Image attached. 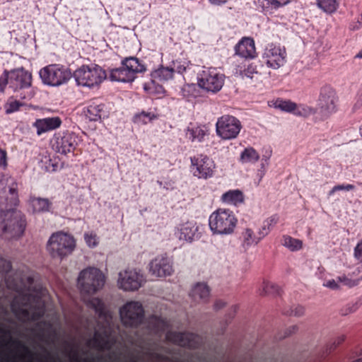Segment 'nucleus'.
<instances>
[{"label": "nucleus", "instance_id": "f257e3e1", "mask_svg": "<svg viewBox=\"0 0 362 362\" xmlns=\"http://www.w3.org/2000/svg\"><path fill=\"white\" fill-rule=\"evenodd\" d=\"M18 202L17 184L13 183L7 190L0 175V230L6 239L17 238L23 235V222L15 210Z\"/></svg>", "mask_w": 362, "mask_h": 362}, {"label": "nucleus", "instance_id": "f03ea898", "mask_svg": "<svg viewBox=\"0 0 362 362\" xmlns=\"http://www.w3.org/2000/svg\"><path fill=\"white\" fill-rule=\"evenodd\" d=\"M47 291L39 281L37 275L35 273L24 279V322L28 317L29 311L27 304L34 308L31 315L32 320H38L45 313V303L43 300Z\"/></svg>", "mask_w": 362, "mask_h": 362}, {"label": "nucleus", "instance_id": "7ed1b4c3", "mask_svg": "<svg viewBox=\"0 0 362 362\" xmlns=\"http://www.w3.org/2000/svg\"><path fill=\"white\" fill-rule=\"evenodd\" d=\"M237 223L238 218L229 209H218L209 218V228L214 235H231Z\"/></svg>", "mask_w": 362, "mask_h": 362}, {"label": "nucleus", "instance_id": "20e7f679", "mask_svg": "<svg viewBox=\"0 0 362 362\" xmlns=\"http://www.w3.org/2000/svg\"><path fill=\"white\" fill-rule=\"evenodd\" d=\"M105 282L102 272L95 267L82 270L78 277V286L83 295H93L100 290Z\"/></svg>", "mask_w": 362, "mask_h": 362}, {"label": "nucleus", "instance_id": "39448f33", "mask_svg": "<svg viewBox=\"0 0 362 362\" xmlns=\"http://www.w3.org/2000/svg\"><path fill=\"white\" fill-rule=\"evenodd\" d=\"M75 247L74 237L61 231L53 233L47 244V250L53 258L63 259L70 255Z\"/></svg>", "mask_w": 362, "mask_h": 362}, {"label": "nucleus", "instance_id": "423d86ee", "mask_svg": "<svg viewBox=\"0 0 362 362\" xmlns=\"http://www.w3.org/2000/svg\"><path fill=\"white\" fill-rule=\"evenodd\" d=\"M72 76L77 85L88 88L97 86L107 78L106 71L98 65H83L77 69Z\"/></svg>", "mask_w": 362, "mask_h": 362}, {"label": "nucleus", "instance_id": "0eeeda50", "mask_svg": "<svg viewBox=\"0 0 362 362\" xmlns=\"http://www.w3.org/2000/svg\"><path fill=\"white\" fill-rule=\"evenodd\" d=\"M197 81L201 88L216 93L222 88L225 75L216 68L204 66L197 74Z\"/></svg>", "mask_w": 362, "mask_h": 362}, {"label": "nucleus", "instance_id": "6e6552de", "mask_svg": "<svg viewBox=\"0 0 362 362\" xmlns=\"http://www.w3.org/2000/svg\"><path fill=\"white\" fill-rule=\"evenodd\" d=\"M40 76L45 84L59 86L66 83L72 77L71 71L60 64H49L40 69Z\"/></svg>", "mask_w": 362, "mask_h": 362}, {"label": "nucleus", "instance_id": "1a4fd4ad", "mask_svg": "<svg viewBox=\"0 0 362 362\" xmlns=\"http://www.w3.org/2000/svg\"><path fill=\"white\" fill-rule=\"evenodd\" d=\"M122 323L126 327H137L144 321V309L138 301H129L125 303L119 310Z\"/></svg>", "mask_w": 362, "mask_h": 362}, {"label": "nucleus", "instance_id": "9d476101", "mask_svg": "<svg viewBox=\"0 0 362 362\" xmlns=\"http://www.w3.org/2000/svg\"><path fill=\"white\" fill-rule=\"evenodd\" d=\"M242 129L240 121L234 116L224 115L218 118L216 124L217 135L224 140L235 139Z\"/></svg>", "mask_w": 362, "mask_h": 362}, {"label": "nucleus", "instance_id": "9b49d317", "mask_svg": "<svg viewBox=\"0 0 362 362\" xmlns=\"http://www.w3.org/2000/svg\"><path fill=\"white\" fill-rule=\"evenodd\" d=\"M190 160L191 172L194 177L207 180L214 176L216 164L212 158L206 155L197 154L191 157Z\"/></svg>", "mask_w": 362, "mask_h": 362}, {"label": "nucleus", "instance_id": "f8f14e48", "mask_svg": "<svg viewBox=\"0 0 362 362\" xmlns=\"http://www.w3.org/2000/svg\"><path fill=\"white\" fill-rule=\"evenodd\" d=\"M53 150L62 155L74 153L78 145V137L70 132L55 133L51 140Z\"/></svg>", "mask_w": 362, "mask_h": 362}, {"label": "nucleus", "instance_id": "ddd939ff", "mask_svg": "<svg viewBox=\"0 0 362 362\" xmlns=\"http://www.w3.org/2000/svg\"><path fill=\"white\" fill-rule=\"evenodd\" d=\"M338 96L334 89L330 86L321 88L318 99L320 113L327 118L337 110Z\"/></svg>", "mask_w": 362, "mask_h": 362}, {"label": "nucleus", "instance_id": "4468645a", "mask_svg": "<svg viewBox=\"0 0 362 362\" xmlns=\"http://www.w3.org/2000/svg\"><path fill=\"white\" fill-rule=\"evenodd\" d=\"M166 339L178 346L192 349L199 348L201 344V338L191 332H168Z\"/></svg>", "mask_w": 362, "mask_h": 362}, {"label": "nucleus", "instance_id": "2eb2a0df", "mask_svg": "<svg viewBox=\"0 0 362 362\" xmlns=\"http://www.w3.org/2000/svg\"><path fill=\"white\" fill-rule=\"evenodd\" d=\"M7 86L14 91L23 88V68L3 72L0 76V93H4Z\"/></svg>", "mask_w": 362, "mask_h": 362}, {"label": "nucleus", "instance_id": "dca6fc26", "mask_svg": "<svg viewBox=\"0 0 362 362\" xmlns=\"http://www.w3.org/2000/svg\"><path fill=\"white\" fill-rule=\"evenodd\" d=\"M144 281L143 275L136 270H125L119 274L118 284L124 291H136Z\"/></svg>", "mask_w": 362, "mask_h": 362}, {"label": "nucleus", "instance_id": "f3484780", "mask_svg": "<svg viewBox=\"0 0 362 362\" xmlns=\"http://www.w3.org/2000/svg\"><path fill=\"white\" fill-rule=\"evenodd\" d=\"M202 227L196 222L191 221L180 224L175 232V235L180 240L192 243L202 237Z\"/></svg>", "mask_w": 362, "mask_h": 362}, {"label": "nucleus", "instance_id": "a211bd4d", "mask_svg": "<svg viewBox=\"0 0 362 362\" xmlns=\"http://www.w3.org/2000/svg\"><path fill=\"white\" fill-rule=\"evenodd\" d=\"M263 58L269 67L278 69L283 66L286 62V51L279 46L269 44L264 49Z\"/></svg>", "mask_w": 362, "mask_h": 362}, {"label": "nucleus", "instance_id": "6ab92c4d", "mask_svg": "<svg viewBox=\"0 0 362 362\" xmlns=\"http://www.w3.org/2000/svg\"><path fill=\"white\" fill-rule=\"evenodd\" d=\"M149 271L156 277L170 276L174 271L173 262L166 256L158 255L150 262Z\"/></svg>", "mask_w": 362, "mask_h": 362}, {"label": "nucleus", "instance_id": "aec40b11", "mask_svg": "<svg viewBox=\"0 0 362 362\" xmlns=\"http://www.w3.org/2000/svg\"><path fill=\"white\" fill-rule=\"evenodd\" d=\"M86 109V116L90 121L96 122L107 117L106 105L100 98H93L88 101Z\"/></svg>", "mask_w": 362, "mask_h": 362}, {"label": "nucleus", "instance_id": "412c9836", "mask_svg": "<svg viewBox=\"0 0 362 362\" xmlns=\"http://www.w3.org/2000/svg\"><path fill=\"white\" fill-rule=\"evenodd\" d=\"M34 336L41 342L48 344L51 339L56 335L55 329L51 322L40 321L33 328Z\"/></svg>", "mask_w": 362, "mask_h": 362}, {"label": "nucleus", "instance_id": "4be33fe9", "mask_svg": "<svg viewBox=\"0 0 362 362\" xmlns=\"http://www.w3.org/2000/svg\"><path fill=\"white\" fill-rule=\"evenodd\" d=\"M235 54L245 59L257 57L255 41L251 37H243L235 47Z\"/></svg>", "mask_w": 362, "mask_h": 362}, {"label": "nucleus", "instance_id": "5701e85b", "mask_svg": "<svg viewBox=\"0 0 362 362\" xmlns=\"http://www.w3.org/2000/svg\"><path fill=\"white\" fill-rule=\"evenodd\" d=\"M174 69L169 67L160 66L158 69L154 70L151 73V77L153 78L151 84L144 86V90L149 94H152L151 86H154V81L157 80L160 82L168 81L172 79L173 77Z\"/></svg>", "mask_w": 362, "mask_h": 362}, {"label": "nucleus", "instance_id": "b1692460", "mask_svg": "<svg viewBox=\"0 0 362 362\" xmlns=\"http://www.w3.org/2000/svg\"><path fill=\"white\" fill-rule=\"evenodd\" d=\"M62 119L59 117H46L37 119L35 126L37 129V134L54 130L59 128L62 124Z\"/></svg>", "mask_w": 362, "mask_h": 362}, {"label": "nucleus", "instance_id": "393cba45", "mask_svg": "<svg viewBox=\"0 0 362 362\" xmlns=\"http://www.w3.org/2000/svg\"><path fill=\"white\" fill-rule=\"evenodd\" d=\"M189 296L195 303H206L210 296V288L204 283H197L192 288Z\"/></svg>", "mask_w": 362, "mask_h": 362}, {"label": "nucleus", "instance_id": "a878e982", "mask_svg": "<svg viewBox=\"0 0 362 362\" xmlns=\"http://www.w3.org/2000/svg\"><path fill=\"white\" fill-rule=\"evenodd\" d=\"M107 78L111 81L123 83L132 82L134 80L126 66L123 65L119 68L110 69L109 74H107Z\"/></svg>", "mask_w": 362, "mask_h": 362}, {"label": "nucleus", "instance_id": "bb28decb", "mask_svg": "<svg viewBox=\"0 0 362 362\" xmlns=\"http://www.w3.org/2000/svg\"><path fill=\"white\" fill-rule=\"evenodd\" d=\"M121 64L125 66L132 76L135 79L136 74L144 73L146 69L138 58L134 57H126L122 60Z\"/></svg>", "mask_w": 362, "mask_h": 362}, {"label": "nucleus", "instance_id": "cd10ccee", "mask_svg": "<svg viewBox=\"0 0 362 362\" xmlns=\"http://www.w3.org/2000/svg\"><path fill=\"white\" fill-rule=\"evenodd\" d=\"M147 327L149 333L152 334H158L163 332L168 327V323L163 318L151 315L147 320Z\"/></svg>", "mask_w": 362, "mask_h": 362}, {"label": "nucleus", "instance_id": "c85d7f7f", "mask_svg": "<svg viewBox=\"0 0 362 362\" xmlns=\"http://www.w3.org/2000/svg\"><path fill=\"white\" fill-rule=\"evenodd\" d=\"M245 197L243 192L240 189H230L223 193L221 196V201L226 204L238 206L244 202Z\"/></svg>", "mask_w": 362, "mask_h": 362}, {"label": "nucleus", "instance_id": "c756f323", "mask_svg": "<svg viewBox=\"0 0 362 362\" xmlns=\"http://www.w3.org/2000/svg\"><path fill=\"white\" fill-rule=\"evenodd\" d=\"M11 264L9 261L0 257V274L1 276L4 279L5 284L8 288L15 290L21 293V291L18 288L16 284L10 283V278L7 277V274L11 269Z\"/></svg>", "mask_w": 362, "mask_h": 362}, {"label": "nucleus", "instance_id": "7c9ffc66", "mask_svg": "<svg viewBox=\"0 0 362 362\" xmlns=\"http://www.w3.org/2000/svg\"><path fill=\"white\" fill-rule=\"evenodd\" d=\"M110 332L107 330L103 333L96 332L94 337L90 340V344H92L93 346L100 350H104L109 349L110 345L109 342Z\"/></svg>", "mask_w": 362, "mask_h": 362}, {"label": "nucleus", "instance_id": "2f4dec72", "mask_svg": "<svg viewBox=\"0 0 362 362\" xmlns=\"http://www.w3.org/2000/svg\"><path fill=\"white\" fill-rule=\"evenodd\" d=\"M30 204L34 212L40 213L49 211L52 203L46 198L33 197L30 199Z\"/></svg>", "mask_w": 362, "mask_h": 362}, {"label": "nucleus", "instance_id": "473e14b6", "mask_svg": "<svg viewBox=\"0 0 362 362\" xmlns=\"http://www.w3.org/2000/svg\"><path fill=\"white\" fill-rule=\"evenodd\" d=\"M259 159V155L252 147L245 148L240 156V162L242 163H255Z\"/></svg>", "mask_w": 362, "mask_h": 362}, {"label": "nucleus", "instance_id": "72a5a7b5", "mask_svg": "<svg viewBox=\"0 0 362 362\" xmlns=\"http://www.w3.org/2000/svg\"><path fill=\"white\" fill-rule=\"evenodd\" d=\"M206 134V131L201 127L188 128L186 133L187 137L192 142L202 141Z\"/></svg>", "mask_w": 362, "mask_h": 362}, {"label": "nucleus", "instance_id": "f704fd0d", "mask_svg": "<svg viewBox=\"0 0 362 362\" xmlns=\"http://www.w3.org/2000/svg\"><path fill=\"white\" fill-rule=\"evenodd\" d=\"M272 103L273 106L275 108L292 114L294 113L295 109L296 107V103L292 102L290 100H283L278 98L276 100L273 101Z\"/></svg>", "mask_w": 362, "mask_h": 362}, {"label": "nucleus", "instance_id": "c9c22d12", "mask_svg": "<svg viewBox=\"0 0 362 362\" xmlns=\"http://www.w3.org/2000/svg\"><path fill=\"white\" fill-rule=\"evenodd\" d=\"M281 244L291 251H298L302 248L303 243L301 240L293 238L289 235H284Z\"/></svg>", "mask_w": 362, "mask_h": 362}, {"label": "nucleus", "instance_id": "e433bc0d", "mask_svg": "<svg viewBox=\"0 0 362 362\" xmlns=\"http://www.w3.org/2000/svg\"><path fill=\"white\" fill-rule=\"evenodd\" d=\"M258 293L260 296L279 295L280 294V288L274 283L264 281L262 286L259 289Z\"/></svg>", "mask_w": 362, "mask_h": 362}, {"label": "nucleus", "instance_id": "4c0bfd02", "mask_svg": "<svg viewBox=\"0 0 362 362\" xmlns=\"http://www.w3.org/2000/svg\"><path fill=\"white\" fill-rule=\"evenodd\" d=\"M90 306L93 308L95 313L100 317L105 318L107 317V311L105 306L103 300L98 298H93L89 301Z\"/></svg>", "mask_w": 362, "mask_h": 362}, {"label": "nucleus", "instance_id": "58836bf2", "mask_svg": "<svg viewBox=\"0 0 362 362\" xmlns=\"http://www.w3.org/2000/svg\"><path fill=\"white\" fill-rule=\"evenodd\" d=\"M317 4L319 8L328 13L334 12L338 7L337 0H317Z\"/></svg>", "mask_w": 362, "mask_h": 362}, {"label": "nucleus", "instance_id": "ea45409f", "mask_svg": "<svg viewBox=\"0 0 362 362\" xmlns=\"http://www.w3.org/2000/svg\"><path fill=\"white\" fill-rule=\"evenodd\" d=\"M243 242L247 245H257L260 239L258 234H255L251 228H246L243 232Z\"/></svg>", "mask_w": 362, "mask_h": 362}, {"label": "nucleus", "instance_id": "a19ab883", "mask_svg": "<svg viewBox=\"0 0 362 362\" xmlns=\"http://www.w3.org/2000/svg\"><path fill=\"white\" fill-rule=\"evenodd\" d=\"M135 118L138 121H141L144 124L151 122L158 118V115L153 112L141 111V112L135 115Z\"/></svg>", "mask_w": 362, "mask_h": 362}, {"label": "nucleus", "instance_id": "79ce46f5", "mask_svg": "<svg viewBox=\"0 0 362 362\" xmlns=\"http://www.w3.org/2000/svg\"><path fill=\"white\" fill-rule=\"evenodd\" d=\"M31 80H32V75L30 73H29L28 71H24V90L25 89H27L28 90V91H27L28 93V96H26L25 94H24V99H26V98H31L33 97V95H35V92L34 90L30 88L31 86Z\"/></svg>", "mask_w": 362, "mask_h": 362}, {"label": "nucleus", "instance_id": "37998d69", "mask_svg": "<svg viewBox=\"0 0 362 362\" xmlns=\"http://www.w3.org/2000/svg\"><path fill=\"white\" fill-rule=\"evenodd\" d=\"M313 113V110L312 107L304 105L296 104V107L295 109L293 115L296 116L306 117Z\"/></svg>", "mask_w": 362, "mask_h": 362}, {"label": "nucleus", "instance_id": "c03bdc74", "mask_svg": "<svg viewBox=\"0 0 362 362\" xmlns=\"http://www.w3.org/2000/svg\"><path fill=\"white\" fill-rule=\"evenodd\" d=\"M257 73V66L254 63L249 64L244 70L240 71V75L242 77H247L250 78H252L253 75Z\"/></svg>", "mask_w": 362, "mask_h": 362}, {"label": "nucleus", "instance_id": "a18cd8bd", "mask_svg": "<svg viewBox=\"0 0 362 362\" xmlns=\"http://www.w3.org/2000/svg\"><path fill=\"white\" fill-rule=\"evenodd\" d=\"M84 239L87 245L90 247H95L98 245V238L93 232L86 233Z\"/></svg>", "mask_w": 362, "mask_h": 362}, {"label": "nucleus", "instance_id": "49530a36", "mask_svg": "<svg viewBox=\"0 0 362 362\" xmlns=\"http://www.w3.org/2000/svg\"><path fill=\"white\" fill-rule=\"evenodd\" d=\"M305 313V308L302 305H296L293 308H291L288 310H284V314L287 315H293L296 317H301Z\"/></svg>", "mask_w": 362, "mask_h": 362}, {"label": "nucleus", "instance_id": "de8ad7c7", "mask_svg": "<svg viewBox=\"0 0 362 362\" xmlns=\"http://www.w3.org/2000/svg\"><path fill=\"white\" fill-rule=\"evenodd\" d=\"M22 103L18 100L11 99L6 105V112L10 114L19 110Z\"/></svg>", "mask_w": 362, "mask_h": 362}, {"label": "nucleus", "instance_id": "09e8293b", "mask_svg": "<svg viewBox=\"0 0 362 362\" xmlns=\"http://www.w3.org/2000/svg\"><path fill=\"white\" fill-rule=\"evenodd\" d=\"M173 67L172 69H174V72L176 71L181 74H184L190 69L189 66L185 64L186 63L182 64L180 62H178L177 60L173 61Z\"/></svg>", "mask_w": 362, "mask_h": 362}, {"label": "nucleus", "instance_id": "8fccbe9b", "mask_svg": "<svg viewBox=\"0 0 362 362\" xmlns=\"http://www.w3.org/2000/svg\"><path fill=\"white\" fill-rule=\"evenodd\" d=\"M279 221V216L276 214H274L271 216L270 217L267 218L266 220L263 221L264 224L269 227V229L272 230L273 227L278 223Z\"/></svg>", "mask_w": 362, "mask_h": 362}, {"label": "nucleus", "instance_id": "3c124183", "mask_svg": "<svg viewBox=\"0 0 362 362\" xmlns=\"http://www.w3.org/2000/svg\"><path fill=\"white\" fill-rule=\"evenodd\" d=\"M7 165V153L6 151L0 148V170H6Z\"/></svg>", "mask_w": 362, "mask_h": 362}, {"label": "nucleus", "instance_id": "603ef678", "mask_svg": "<svg viewBox=\"0 0 362 362\" xmlns=\"http://www.w3.org/2000/svg\"><path fill=\"white\" fill-rule=\"evenodd\" d=\"M270 230L271 229H269V227H267L264 224V223H262V225L257 233L258 237L260 239V240L263 239L266 235H267L269 233Z\"/></svg>", "mask_w": 362, "mask_h": 362}, {"label": "nucleus", "instance_id": "864d4df0", "mask_svg": "<svg viewBox=\"0 0 362 362\" xmlns=\"http://www.w3.org/2000/svg\"><path fill=\"white\" fill-rule=\"evenodd\" d=\"M355 189V186L351 184H343V185H335V189H337V191L339 190H346L350 191Z\"/></svg>", "mask_w": 362, "mask_h": 362}, {"label": "nucleus", "instance_id": "5fc2aeb1", "mask_svg": "<svg viewBox=\"0 0 362 362\" xmlns=\"http://www.w3.org/2000/svg\"><path fill=\"white\" fill-rule=\"evenodd\" d=\"M354 255L357 259L362 261V240L355 247Z\"/></svg>", "mask_w": 362, "mask_h": 362}, {"label": "nucleus", "instance_id": "6e6d98bb", "mask_svg": "<svg viewBox=\"0 0 362 362\" xmlns=\"http://www.w3.org/2000/svg\"><path fill=\"white\" fill-rule=\"evenodd\" d=\"M338 281H339V283H341L344 285H346L349 287H351L354 285L352 281L346 276L338 277Z\"/></svg>", "mask_w": 362, "mask_h": 362}, {"label": "nucleus", "instance_id": "4d7b16f0", "mask_svg": "<svg viewBox=\"0 0 362 362\" xmlns=\"http://www.w3.org/2000/svg\"><path fill=\"white\" fill-rule=\"evenodd\" d=\"M327 287H329L332 289H337L339 288V281L334 279L329 280L325 284Z\"/></svg>", "mask_w": 362, "mask_h": 362}, {"label": "nucleus", "instance_id": "13d9d810", "mask_svg": "<svg viewBox=\"0 0 362 362\" xmlns=\"http://www.w3.org/2000/svg\"><path fill=\"white\" fill-rule=\"evenodd\" d=\"M49 165L46 166V170L47 171H52V172L56 171L57 169V167H58L57 164L52 163V160L50 159L49 160Z\"/></svg>", "mask_w": 362, "mask_h": 362}, {"label": "nucleus", "instance_id": "bf43d9fd", "mask_svg": "<svg viewBox=\"0 0 362 362\" xmlns=\"http://www.w3.org/2000/svg\"><path fill=\"white\" fill-rule=\"evenodd\" d=\"M225 304L226 303L223 300H218L214 303V309L216 310H218L221 309L222 308H223L225 306Z\"/></svg>", "mask_w": 362, "mask_h": 362}, {"label": "nucleus", "instance_id": "052dcab7", "mask_svg": "<svg viewBox=\"0 0 362 362\" xmlns=\"http://www.w3.org/2000/svg\"><path fill=\"white\" fill-rule=\"evenodd\" d=\"M296 330H297L296 326H292V327L288 328L286 331V333H285V335L284 337H287L291 335L293 333L296 332Z\"/></svg>", "mask_w": 362, "mask_h": 362}, {"label": "nucleus", "instance_id": "680f3d73", "mask_svg": "<svg viewBox=\"0 0 362 362\" xmlns=\"http://www.w3.org/2000/svg\"><path fill=\"white\" fill-rule=\"evenodd\" d=\"M209 1L216 6H221L226 3L227 0H209Z\"/></svg>", "mask_w": 362, "mask_h": 362}, {"label": "nucleus", "instance_id": "e2e57ef3", "mask_svg": "<svg viewBox=\"0 0 362 362\" xmlns=\"http://www.w3.org/2000/svg\"><path fill=\"white\" fill-rule=\"evenodd\" d=\"M23 315V304H19L18 308L16 310V315L18 316L19 320L21 319V315Z\"/></svg>", "mask_w": 362, "mask_h": 362}, {"label": "nucleus", "instance_id": "0e129e2a", "mask_svg": "<svg viewBox=\"0 0 362 362\" xmlns=\"http://www.w3.org/2000/svg\"><path fill=\"white\" fill-rule=\"evenodd\" d=\"M345 339L344 336L339 337L336 341L334 342V348L341 344Z\"/></svg>", "mask_w": 362, "mask_h": 362}, {"label": "nucleus", "instance_id": "69168bd1", "mask_svg": "<svg viewBox=\"0 0 362 362\" xmlns=\"http://www.w3.org/2000/svg\"><path fill=\"white\" fill-rule=\"evenodd\" d=\"M362 106V95L359 98V99L356 101L355 105H354V110H356L359 109Z\"/></svg>", "mask_w": 362, "mask_h": 362}, {"label": "nucleus", "instance_id": "338daca9", "mask_svg": "<svg viewBox=\"0 0 362 362\" xmlns=\"http://www.w3.org/2000/svg\"><path fill=\"white\" fill-rule=\"evenodd\" d=\"M42 349L43 351H44V352H45V354L44 355V358H45V359L51 358H52V356H51L50 353H49V351H47L45 347H42Z\"/></svg>", "mask_w": 362, "mask_h": 362}, {"label": "nucleus", "instance_id": "774afa93", "mask_svg": "<svg viewBox=\"0 0 362 362\" xmlns=\"http://www.w3.org/2000/svg\"><path fill=\"white\" fill-rule=\"evenodd\" d=\"M233 313L231 314H230V318H233L235 314V313L237 312V310H238V305H233Z\"/></svg>", "mask_w": 362, "mask_h": 362}]
</instances>
